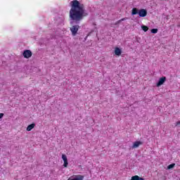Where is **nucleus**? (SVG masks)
<instances>
[{
	"mask_svg": "<svg viewBox=\"0 0 180 180\" xmlns=\"http://www.w3.org/2000/svg\"><path fill=\"white\" fill-rule=\"evenodd\" d=\"M180 125V121H178L176 123V126H179Z\"/></svg>",
	"mask_w": 180,
	"mask_h": 180,
	"instance_id": "a211bd4d",
	"label": "nucleus"
},
{
	"mask_svg": "<svg viewBox=\"0 0 180 180\" xmlns=\"http://www.w3.org/2000/svg\"><path fill=\"white\" fill-rule=\"evenodd\" d=\"M32 54L33 53H32V51L25 50V51H24L22 56L25 58H30V57H32Z\"/></svg>",
	"mask_w": 180,
	"mask_h": 180,
	"instance_id": "39448f33",
	"label": "nucleus"
},
{
	"mask_svg": "<svg viewBox=\"0 0 180 180\" xmlns=\"http://www.w3.org/2000/svg\"><path fill=\"white\" fill-rule=\"evenodd\" d=\"M174 167H175V163H172V164L168 165L167 169H172V168H174Z\"/></svg>",
	"mask_w": 180,
	"mask_h": 180,
	"instance_id": "ddd939ff",
	"label": "nucleus"
},
{
	"mask_svg": "<svg viewBox=\"0 0 180 180\" xmlns=\"http://www.w3.org/2000/svg\"><path fill=\"white\" fill-rule=\"evenodd\" d=\"M151 33H153V34L158 33V29L157 28L152 29Z\"/></svg>",
	"mask_w": 180,
	"mask_h": 180,
	"instance_id": "4468645a",
	"label": "nucleus"
},
{
	"mask_svg": "<svg viewBox=\"0 0 180 180\" xmlns=\"http://www.w3.org/2000/svg\"><path fill=\"white\" fill-rule=\"evenodd\" d=\"M63 167H65V168H67V167H68V160L64 162Z\"/></svg>",
	"mask_w": 180,
	"mask_h": 180,
	"instance_id": "dca6fc26",
	"label": "nucleus"
},
{
	"mask_svg": "<svg viewBox=\"0 0 180 180\" xmlns=\"http://www.w3.org/2000/svg\"><path fill=\"white\" fill-rule=\"evenodd\" d=\"M62 159L63 160L64 162L68 161V159H67V155L64 154L62 155Z\"/></svg>",
	"mask_w": 180,
	"mask_h": 180,
	"instance_id": "2eb2a0df",
	"label": "nucleus"
},
{
	"mask_svg": "<svg viewBox=\"0 0 180 180\" xmlns=\"http://www.w3.org/2000/svg\"><path fill=\"white\" fill-rule=\"evenodd\" d=\"M123 20H126V18H122V19L120 20V22H122Z\"/></svg>",
	"mask_w": 180,
	"mask_h": 180,
	"instance_id": "6ab92c4d",
	"label": "nucleus"
},
{
	"mask_svg": "<svg viewBox=\"0 0 180 180\" xmlns=\"http://www.w3.org/2000/svg\"><path fill=\"white\" fill-rule=\"evenodd\" d=\"M79 29V25H73L70 27V32H72V36H76L77 33H78V30Z\"/></svg>",
	"mask_w": 180,
	"mask_h": 180,
	"instance_id": "7ed1b4c3",
	"label": "nucleus"
},
{
	"mask_svg": "<svg viewBox=\"0 0 180 180\" xmlns=\"http://www.w3.org/2000/svg\"><path fill=\"white\" fill-rule=\"evenodd\" d=\"M131 180H144V178L140 177L138 175H135L131 177Z\"/></svg>",
	"mask_w": 180,
	"mask_h": 180,
	"instance_id": "9d476101",
	"label": "nucleus"
},
{
	"mask_svg": "<svg viewBox=\"0 0 180 180\" xmlns=\"http://www.w3.org/2000/svg\"><path fill=\"white\" fill-rule=\"evenodd\" d=\"M70 6V18L72 20L79 22L84 19V17L88 16V13L85 12V5L78 0L72 1Z\"/></svg>",
	"mask_w": 180,
	"mask_h": 180,
	"instance_id": "f257e3e1",
	"label": "nucleus"
},
{
	"mask_svg": "<svg viewBox=\"0 0 180 180\" xmlns=\"http://www.w3.org/2000/svg\"><path fill=\"white\" fill-rule=\"evenodd\" d=\"M36 127V124L32 123L30 125L27 126V131H31L32 129H34V127Z\"/></svg>",
	"mask_w": 180,
	"mask_h": 180,
	"instance_id": "1a4fd4ad",
	"label": "nucleus"
},
{
	"mask_svg": "<svg viewBox=\"0 0 180 180\" xmlns=\"http://www.w3.org/2000/svg\"><path fill=\"white\" fill-rule=\"evenodd\" d=\"M115 56H122V49H120L119 47H115Z\"/></svg>",
	"mask_w": 180,
	"mask_h": 180,
	"instance_id": "6e6552de",
	"label": "nucleus"
},
{
	"mask_svg": "<svg viewBox=\"0 0 180 180\" xmlns=\"http://www.w3.org/2000/svg\"><path fill=\"white\" fill-rule=\"evenodd\" d=\"M143 145V142L140 141H136L134 143L133 146H132V148H137L139 146Z\"/></svg>",
	"mask_w": 180,
	"mask_h": 180,
	"instance_id": "0eeeda50",
	"label": "nucleus"
},
{
	"mask_svg": "<svg viewBox=\"0 0 180 180\" xmlns=\"http://www.w3.org/2000/svg\"><path fill=\"white\" fill-rule=\"evenodd\" d=\"M141 29H142V30H143V32H148V27H147L146 25L141 26Z\"/></svg>",
	"mask_w": 180,
	"mask_h": 180,
	"instance_id": "f8f14e48",
	"label": "nucleus"
},
{
	"mask_svg": "<svg viewBox=\"0 0 180 180\" xmlns=\"http://www.w3.org/2000/svg\"><path fill=\"white\" fill-rule=\"evenodd\" d=\"M4 113H0V119H2V117H4Z\"/></svg>",
	"mask_w": 180,
	"mask_h": 180,
	"instance_id": "f3484780",
	"label": "nucleus"
},
{
	"mask_svg": "<svg viewBox=\"0 0 180 180\" xmlns=\"http://www.w3.org/2000/svg\"><path fill=\"white\" fill-rule=\"evenodd\" d=\"M68 180H84V176L81 174H76L71 176Z\"/></svg>",
	"mask_w": 180,
	"mask_h": 180,
	"instance_id": "f03ea898",
	"label": "nucleus"
},
{
	"mask_svg": "<svg viewBox=\"0 0 180 180\" xmlns=\"http://www.w3.org/2000/svg\"><path fill=\"white\" fill-rule=\"evenodd\" d=\"M139 13V9L137 8H132L131 15H137Z\"/></svg>",
	"mask_w": 180,
	"mask_h": 180,
	"instance_id": "9b49d317",
	"label": "nucleus"
},
{
	"mask_svg": "<svg viewBox=\"0 0 180 180\" xmlns=\"http://www.w3.org/2000/svg\"><path fill=\"white\" fill-rule=\"evenodd\" d=\"M139 15L140 18H146L147 16V10L142 8L139 11Z\"/></svg>",
	"mask_w": 180,
	"mask_h": 180,
	"instance_id": "423d86ee",
	"label": "nucleus"
},
{
	"mask_svg": "<svg viewBox=\"0 0 180 180\" xmlns=\"http://www.w3.org/2000/svg\"><path fill=\"white\" fill-rule=\"evenodd\" d=\"M165 81H167V77H162L159 79V81L158 83H156V86L159 88V86H161V85H164L165 83Z\"/></svg>",
	"mask_w": 180,
	"mask_h": 180,
	"instance_id": "20e7f679",
	"label": "nucleus"
}]
</instances>
